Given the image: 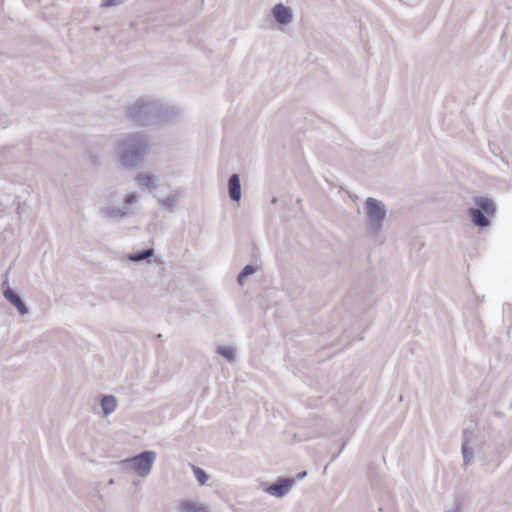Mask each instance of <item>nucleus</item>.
Here are the masks:
<instances>
[{"label":"nucleus","instance_id":"obj_14","mask_svg":"<svg viewBox=\"0 0 512 512\" xmlns=\"http://www.w3.org/2000/svg\"><path fill=\"white\" fill-rule=\"evenodd\" d=\"M179 199L180 193L174 192L163 199H159V203L162 207L168 209L169 211H173Z\"/></svg>","mask_w":512,"mask_h":512},{"label":"nucleus","instance_id":"obj_15","mask_svg":"<svg viewBox=\"0 0 512 512\" xmlns=\"http://www.w3.org/2000/svg\"><path fill=\"white\" fill-rule=\"evenodd\" d=\"M217 353L221 355L228 363H233L236 358L235 349L230 346H218Z\"/></svg>","mask_w":512,"mask_h":512},{"label":"nucleus","instance_id":"obj_26","mask_svg":"<svg viewBox=\"0 0 512 512\" xmlns=\"http://www.w3.org/2000/svg\"><path fill=\"white\" fill-rule=\"evenodd\" d=\"M91 161H92L93 164H99V160H98L97 157L91 156Z\"/></svg>","mask_w":512,"mask_h":512},{"label":"nucleus","instance_id":"obj_12","mask_svg":"<svg viewBox=\"0 0 512 512\" xmlns=\"http://www.w3.org/2000/svg\"><path fill=\"white\" fill-rule=\"evenodd\" d=\"M155 252L153 248L143 249L128 255V259L132 262H141L146 260L148 263L151 262V259L154 258Z\"/></svg>","mask_w":512,"mask_h":512},{"label":"nucleus","instance_id":"obj_7","mask_svg":"<svg viewBox=\"0 0 512 512\" xmlns=\"http://www.w3.org/2000/svg\"><path fill=\"white\" fill-rule=\"evenodd\" d=\"M1 290L5 299L10 302L13 306L16 307L18 312L21 315H26L29 313L28 307L22 300L19 294H17L10 286L8 282V276L6 275V279L1 284Z\"/></svg>","mask_w":512,"mask_h":512},{"label":"nucleus","instance_id":"obj_10","mask_svg":"<svg viewBox=\"0 0 512 512\" xmlns=\"http://www.w3.org/2000/svg\"><path fill=\"white\" fill-rule=\"evenodd\" d=\"M275 21L280 25H286L292 20V11L282 3L276 4L272 9Z\"/></svg>","mask_w":512,"mask_h":512},{"label":"nucleus","instance_id":"obj_13","mask_svg":"<svg viewBox=\"0 0 512 512\" xmlns=\"http://www.w3.org/2000/svg\"><path fill=\"white\" fill-rule=\"evenodd\" d=\"M101 408L105 416L113 413L117 408V399L113 395H104L101 398Z\"/></svg>","mask_w":512,"mask_h":512},{"label":"nucleus","instance_id":"obj_16","mask_svg":"<svg viewBox=\"0 0 512 512\" xmlns=\"http://www.w3.org/2000/svg\"><path fill=\"white\" fill-rule=\"evenodd\" d=\"M179 509L181 512H199V510H202V504L192 500H182L179 503Z\"/></svg>","mask_w":512,"mask_h":512},{"label":"nucleus","instance_id":"obj_9","mask_svg":"<svg viewBox=\"0 0 512 512\" xmlns=\"http://www.w3.org/2000/svg\"><path fill=\"white\" fill-rule=\"evenodd\" d=\"M294 484L291 478H280L276 482L269 485L265 491L277 498L285 496Z\"/></svg>","mask_w":512,"mask_h":512},{"label":"nucleus","instance_id":"obj_8","mask_svg":"<svg viewBox=\"0 0 512 512\" xmlns=\"http://www.w3.org/2000/svg\"><path fill=\"white\" fill-rule=\"evenodd\" d=\"M113 195L109 196V202L106 203L100 210V214L106 220H118L120 218L126 217L130 214V208L126 205L121 207L114 206L112 204Z\"/></svg>","mask_w":512,"mask_h":512},{"label":"nucleus","instance_id":"obj_1","mask_svg":"<svg viewBox=\"0 0 512 512\" xmlns=\"http://www.w3.org/2000/svg\"><path fill=\"white\" fill-rule=\"evenodd\" d=\"M117 158L125 168H135L150 152V142L146 134L131 132L125 134L117 145Z\"/></svg>","mask_w":512,"mask_h":512},{"label":"nucleus","instance_id":"obj_5","mask_svg":"<svg viewBox=\"0 0 512 512\" xmlns=\"http://www.w3.org/2000/svg\"><path fill=\"white\" fill-rule=\"evenodd\" d=\"M157 454L151 450H145L136 456L124 459L121 464L129 471H133L142 478L147 477L153 467Z\"/></svg>","mask_w":512,"mask_h":512},{"label":"nucleus","instance_id":"obj_4","mask_svg":"<svg viewBox=\"0 0 512 512\" xmlns=\"http://www.w3.org/2000/svg\"><path fill=\"white\" fill-rule=\"evenodd\" d=\"M474 203L477 207L468 209V215L472 223L480 228L490 226V217L495 214L494 202L487 197L478 196L474 198Z\"/></svg>","mask_w":512,"mask_h":512},{"label":"nucleus","instance_id":"obj_3","mask_svg":"<svg viewBox=\"0 0 512 512\" xmlns=\"http://www.w3.org/2000/svg\"><path fill=\"white\" fill-rule=\"evenodd\" d=\"M367 215V232L370 235H377L383 228V222L387 211L385 205L378 199L368 197L365 201Z\"/></svg>","mask_w":512,"mask_h":512},{"label":"nucleus","instance_id":"obj_6","mask_svg":"<svg viewBox=\"0 0 512 512\" xmlns=\"http://www.w3.org/2000/svg\"><path fill=\"white\" fill-rule=\"evenodd\" d=\"M184 108L178 104L157 99V112L155 126L174 124L182 119Z\"/></svg>","mask_w":512,"mask_h":512},{"label":"nucleus","instance_id":"obj_20","mask_svg":"<svg viewBox=\"0 0 512 512\" xmlns=\"http://www.w3.org/2000/svg\"><path fill=\"white\" fill-rule=\"evenodd\" d=\"M256 271V268L251 265V264H247L243 269L242 271L238 274V277H237V281L240 285L243 284V280L244 278H246L247 276L249 275H252L254 274Z\"/></svg>","mask_w":512,"mask_h":512},{"label":"nucleus","instance_id":"obj_19","mask_svg":"<svg viewBox=\"0 0 512 512\" xmlns=\"http://www.w3.org/2000/svg\"><path fill=\"white\" fill-rule=\"evenodd\" d=\"M462 455H463V463L464 466H468L473 458H474V451L469 445H467V441L462 442Z\"/></svg>","mask_w":512,"mask_h":512},{"label":"nucleus","instance_id":"obj_24","mask_svg":"<svg viewBox=\"0 0 512 512\" xmlns=\"http://www.w3.org/2000/svg\"><path fill=\"white\" fill-rule=\"evenodd\" d=\"M306 475H307V472H306V471H302V472H299V473L296 475V478H297L298 480H301V479H303Z\"/></svg>","mask_w":512,"mask_h":512},{"label":"nucleus","instance_id":"obj_2","mask_svg":"<svg viewBox=\"0 0 512 512\" xmlns=\"http://www.w3.org/2000/svg\"><path fill=\"white\" fill-rule=\"evenodd\" d=\"M157 99L139 98L126 109L128 119L136 126H155Z\"/></svg>","mask_w":512,"mask_h":512},{"label":"nucleus","instance_id":"obj_11","mask_svg":"<svg viewBox=\"0 0 512 512\" xmlns=\"http://www.w3.org/2000/svg\"><path fill=\"white\" fill-rule=\"evenodd\" d=\"M228 194L232 201L238 202L241 199V183L238 174H232L228 179Z\"/></svg>","mask_w":512,"mask_h":512},{"label":"nucleus","instance_id":"obj_23","mask_svg":"<svg viewBox=\"0 0 512 512\" xmlns=\"http://www.w3.org/2000/svg\"><path fill=\"white\" fill-rule=\"evenodd\" d=\"M137 202V197L134 193H128L124 197V203L126 206L132 205Z\"/></svg>","mask_w":512,"mask_h":512},{"label":"nucleus","instance_id":"obj_28","mask_svg":"<svg viewBox=\"0 0 512 512\" xmlns=\"http://www.w3.org/2000/svg\"><path fill=\"white\" fill-rule=\"evenodd\" d=\"M378 511H379V512H383V509H382V508H379V510H378Z\"/></svg>","mask_w":512,"mask_h":512},{"label":"nucleus","instance_id":"obj_22","mask_svg":"<svg viewBox=\"0 0 512 512\" xmlns=\"http://www.w3.org/2000/svg\"><path fill=\"white\" fill-rule=\"evenodd\" d=\"M126 0H102V7H112L118 6L125 2Z\"/></svg>","mask_w":512,"mask_h":512},{"label":"nucleus","instance_id":"obj_17","mask_svg":"<svg viewBox=\"0 0 512 512\" xmlns=\"http://www.w3.org/2000/svg\"><path fill=\"white\" fill-rule=\"evenodd\" d=\"M135 181L141 185V186H144V187H147L148 189L152 188V187H155L156 186V183H155V179L153 176H150L148 174H145V173H139L136 177H135Z\"/></svg>","mask_w":512,"mask_h":512},{"label":"nucleus","instance_id":"obj_25","mask_svg":"<svg viewBox=\"0 0 512 512\" xmlns=\"http://www.w3.org/2000/svg\"><path fill=\"white\" fill-rule=\"evenodd\" d=\"M344 445H345V444H343V445H342V447L340 448V450L338 451V453H337V454H335V455L332 457L331 461H334V460H335V459L340 455V453L342 452V450H343V448H344Z\"/></svg>","mask_w":512,"mask_h":512},{"label":"nucleus","instance_id":"obj_27","mask_svg":"<svg viewBox=\"0 0 512 512\" xmlns=\"http://www.w3.org/2000/svg\"><path fill=\"white\" fill-rule=\"evenodd\" d=\"M276 202H277V198L276 197L272 198L271 203L275 204Z\"/></svg>","mask_w":512,"mask_h":512},{"label":"nucleus","instance_id":"obj_21","mask_svg":"<svg viewBox=\"0 0 512 512\" xmlns=\"http://www.w3.org/2000/svg\"><path fill=\"white\" fill-rule=\"evenodd\" d=\"M475 437V433L473 429L466 428L462 432V442L467 441V445H469Z\"/></svg>","mask_w":512,"mask_h":512},{"label":"nucleus","instance_id":"obj_18","mask_svg":"<svg viewBox=\"0 0 512 512\" xmlns=\"http://www.w3.org/2000/svg\"><path fill=\"white\" fill-rule=\"evenodd\" d=\"M191 469L200 486H203L208 482L209 475L202 468L192 464Z\"/></svg>","mask_w":512,"mask_h":512}]
</instances>
